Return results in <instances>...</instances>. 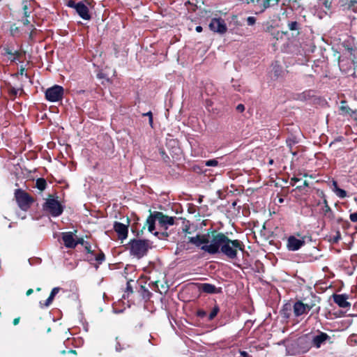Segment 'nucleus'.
<instances>
[{
  "instance_id": "f257e3e1",
  "label": "nucleus",
  "mask_w": 357,
  "mask_h": 357,
  "mask_svg": "<svg viewBox=\"0 0 357 357\" xmlns=\"http://www.w3.org/2000/svg\"><path fill=\"white\" fill-rule=\"evenodd\" d=\"M185 238L188 241L195 246L200 248L202 250L210 255L219 253L220 247L224 234L217 231H208L204 234H198L195 236H187L190 233L185 231Z\"/></svg>"
},
{
  "instance_id": "f03ea898",
  "label": "nucleus",
  "mask_w": 357,
  "mask_h": 357,
  "mask_svg": "<svg viewBox=\"0 0 357 357\" xmlns=\"http://www.w3.org/2000/svg\"><path fill=\"white\" fill-rule=\"evenodd\" d=\"M155 221H158L161 228L167 229L174 224L175 218L165 215L162 212L154 211L147 218L144 227H147L149 231L153 233Z\"/></svg>"
},
{
  "instance_id": "7ed1b4c3",
  "label": "nucleus",
  "mask_w": 357,
  "mask_h": 357,
  "mask_svg": "<svg viewBox=\"0 0 357 357\" xmlns=\"http://www.w3.org/2000/svg\"><path fill=\"white\" fill-rule=\"evenodd\" d=\"M243 249L242 243L238 240H231L225 234L220 247L219 253H222L229 259H235L238 251Z\"/></svg>"
},
{
  "instance_id": "20e7f679",
  "label": "nucleus",
  "mask_w": 357,
  "mask_h": 357,
  "mask_svg": "<svg viewBox=\"0 0 357 357\" xmlns=\"http://www.w3.org/2000/svg\"><path fill=\"white\" fill-rule=\"evenodd\" d=\"M129 245L130 254L138 259L144 257L151 248L148 240L134 239L130 241Z\"/></svg>"
},
{
  "instance_id": "39448f33",
  "label": "nucleus",
  "mask_w": 357,
  "mask_h": 357,
  "mask_svg": "<svg viewBox=\"0 0 357 357\" xmlns=\"http://www.w3.org/2000/svg\"><path fill=\"white\" fill-rule=\"evenodd\" d=\"M45 208L53 216H59L63 211L60 202L51 195L46 200Z\"/></svg>"
},
{
  "instance_id": "423d86ee",
  "label": "nucleus",
  "mask_w": 357,
  "mask_h": 357,
  "mask_svg": "<svg viewBox=\"0 0 357 357\" xmlns=\"http://www.w3.org/2000/svg\"><path fill=\"white\" fill-rule=\"evenodd\" d=\"M63 94V89L61 86L55 85L45 92L46 98L51 102H56L61 99Z\"/></svg>"
},
{
  "instance_id": "0eeeda50",
  "label": "nucleus",
  "mask_w": 357,
  "mask_h": 357,
  "mask_svg": "<svg viewBox=\"0 0 357 357\" xmlns=\"http://www.w3.org/2000/svg\"><path fill=\"white\" fill-rule=\"evenodd\" d=\"M15 198L18 206L24 211H26L28 209L32 202L29 195L22 190H17L15 192Z\"/></svg>"
},
{
  "instance_id": "6e6552de",
  "label": "nucleus",
  "mask_w": 357,
  "mask_h": 357,
  "mask_svg": "<svg viewBox=\"0 0 357 357\" xmlns=\"http://www.w3.org/2000/svg\"><path fill=\"white\" fill-rule=\"evenodd\" d=\"M209 28L211 31L223 34L227 30V25L225 20L221 18H213L209 23Z\"/></svg>"
},
{
  "instance_id": "1a4fd4ad",
  "label": "nucleus",
  "mask_w": 357,
  "mask_h": 357,
  "mask_svg": "<svg viewBox=\"0 0 357 357\" xmlns=\"http://www.w3.org/2000/svg\"><path fill=\"white\" fill-rule=\"evenodd\" d=\"M304 243V237L297 238L294 236H291L288 238L287 247L289 250L296 251L301 248Z\"/></svg>"
},
{
  "instance_id": "9d476101",
  "label": "nucleus",
  "mask_w": 357,
  "mask_h": 357,
  "mask_svg": "<svg viewBox=\"0 0 357 357\" xmlns=\"http://www.w3.org/2000/svg\"><path fill=\"white\" fill-rule=\"evenodd\" d=\"M129 220L126 219V224L116 222L114 225V229L118 234L121 240H124L128 237Z\"/></svg>"
},
{
  "instance_id": "9b49d317",
  "label": "nucleus",
  "mask_w": 357,
  "mask_h": 357,
  "mask_svg": "<svg viewBox=\"0 0 357 357\" xmlns=\"http://www.w3.org/2000/svg\"><path fill=\"white\" fill-rule=\"evenodd\" d=\"M312 308V305L305 304L301 301H298L294 305V312L296 316H301L307 313Z\"/></svg>"
},
{
  "instance_id": "f8f14e48",
  "label": "nucleus",
  "mask_w": 357,
  "mask_h": 357,
  "mask_svg": "<svg viewBox=\"0 0 357 357\" xmlns=\"http://www.w3.org/2000/svg\"><path fill=\"white\" fill-rule=\"evenodd\" d=\"M75 10L82 19L86 20H90L91 15L85 3L82 2L77 3Z\"/></svg>"
},
{
  "instance_id": "ddd939ff",
  "label": "nucleus",
  "mask_w": 357,
  "mask_h": 357,
  "mask_svg": "<svg viewBox=\"0 0 357 357\" xmlns=\"http://www.w3.org/2000/svg\"><path fill=\"white\" fill-rule=\"evenodd\" d=\"M62 239L67 248H73L77 245L76 239L72 232H64L62 234Z\"/></svg>"
},
{
  "instance_id": "4468645a",
  "label": "nucleus",
  "mask_w": 357,
  "mask_h": 357,
  "mask_svg": "<svg viewBox=\"0 0 357 357\" xmlns=\"http://www.w3.org/2000/svg\"><path fill=\"white\" fill-rule=\"evenodd\" d=\"M348 297L344 294H335L333 296L334 302L340 307L347 308L351 306L350 303L347 301Z\"/></svg>"
},
{
  "instance_id": "2eb2a0df",
  "label": "nucleus",
  "mask_w": 357,
  "mask_h": 357,
  "mask_svg": "<svg viewBox=\"0 0 357 357\" xmlns=\"http://www.w3.org/2000/svg\"><path fill=\"white\" fill-rule=\"evenodd\" d=\"M328 339L329 336L326 333H320L313 337L312 342L317 348H319Z\"/></svg>"
},
{
  "instance_id": "dca6fc26",
  "label": "nucleus",
  "mask_w": 357,
  "mask_h": 357,
  "mask_svg": "<svg viewBox=\"0 0 357 357\" xmlns=\"http://www.w3.org/2000/svg\"><path fill=\"white\" fill-rule=\"evenodd\" d=\"M59 291H60V288L59 287H54L52 290V291L50 293V295L48 297V298L46 300V301L45 303L40 302V307L43 308V307H49L52 304V303L55 296L59 293Z\"/></svg>"
},
{
  "instance_id": "f3484780",
  "label": "nucleus",
  "mask_w": 357,
  "mask_h": 357,
  "mask_svg": "<svg viewBox=\"0 0 357 357\" xmlns=\"http://www.w3.org/2000/svg\"><path fill=\"white\" fill-rule=\"evenodd\" d=\"M5 53L11 61L17 60L22 55V52L19 51L12 52L9 48H5Z\"/></svg>"
},
{
  "instance_id": "a211bd4d",
  "label": "nucleus",
  "mask_w": 357,
  "mask_h": 357,
  "mask_svg": "<svg viewBox=\"0 0 357 357\" xmlns=\"http://www.w3.org/2000/svg\"><path fill=\"white\" fill-rule=\"evenodd\" d=\"M200 289L204 291V292H206V293H208V294H213V293H215V290H216V288L214 285L213 284H207V283H204V284H202L201 286H200Z\"/></svg>"
},
{
  "instance_id": "6ab92c4d",
  "label": "nucleus",
  "mask_w": 357,
  "mask_h": 357,
  "mask_svg": "<svg viewBox=\"0 0 357 357\" xmlns=\"http://www.w3.org/2000/svg\"><path fill=\"white\" fill-rule=\"evenodd\" d=\"M333 190L336 194V195L340 198H344L347 196V192L344 190L340 189L338 188L336 181L333 182Z\"/></svg>"
},
{
  "instance_id": "aec40b11",
  "label": "nucleus",
  "mask_w": 357,
  "mask_h": 357,
  "mask_svg": "<svg viewBox=\"0 0 357 357\" xmlns=\"http://www.w3.org/2000/svg\"><path fill=\"white\" fill-rule=\"evenodd\" d=\"M280 0H264V2H263V9L262 10H264L265 9L271 7V6H275V5H277L278 3L279 2Z\"/></svg>"
},
{
  "instance_id": "412c9836",
  "label": "nucleus",
  "mask_w": 357,
  "mask_h": 357,
  "mask_svg": "<svg viewBox=\"0 0 357 357\" xmlns=\"http://www.w3.org/2000/svg\"><path fill=\"white\" fill-rule=\"evenodd\" d=\"M31 3L29 2V3L27 2H24L23 5V13L25 17H29V15L31 13Z\"/></svg>"
},
{
  "instance_id": "4be33fe9",
  "label": "nucleus",
  "mask_w": 357,
  "mask_h": 357,
  "mask_svg": "<svg viewBox=\"0 0 357 357\" xmlns=\"http://www.w3.org/2000/svg\"><path fill=\"white\" fill-rule=\"evenodd\" d=\"M36 187L40 190H45L46 187V181L43 178H38L36 181Z\"/></svg>"
},
{
  "instance_id": "5701e85b",
  "label": "nucleus",
  "mask_w": 357,
  "mask_h": 357,
  "mask_svg": "<svg viewBox=\"0 0 357 357\" xmlns=\"http://www.w3.org/2000/svg\"><path fill=\"white\" fill-rule=\"evenodd\" d=\"M340 110L344 114H350L351 112V109L345 104V102L344 101L341 102Z\"/></svg>"
},
{
  "instance_id": "b1692460",
  "label": "nucleus",
  "mask_w": 357,
  "mask_h": 357,
  "mask_svg": "<svg viewBox=\"0 0 357 357\" xmlns=\"http://www.w3.org/2000/svg\"><path fill=\"white\" fill-rule=\"evenodd\" d=\"M218 312L219 307L218 306H215L209 314L208 319L212 320L217 315Z\"/></svg>"
},
{
  "instance_id": "393cba45",
  "label": "nucleus",
  "mask_w": 357,
  "mask_h": 357,
  "mask_svg": "<svg viewBox=\"0 0 357 357\" xmlns=\"http://www.w3.org/2000/svg\"><path fill=\"white\" fill-rule=\"evenodd\" d=\"M205 165L208 167H216L218 165V161L216 159L208 160L205 162Z\"/></svg>"
},
{
  "instance_id": "a878e982",
  "label": "nucleus",
  "mask_w": 357,
  "mask_h": 357,
  "mask_svg": "<svg viewBox=\"0 0 357 357\" xmlns=\"http://www.w3.org/2000/svg\"><path fill=\"white\" fill-rule=\"evenodd\" d=\"M324 214L326 215L328 213H331V210L329 206L328 205L327 201L324 200V207L323 208Z\"/></svg>"
},
{
  "instance_id": "bb28decb",
  "label": "nucleus",
  "mask_w": 357,
  "mask_h": 357,
  "mask_svg": "<svg viewBox=\"0 0 357 357\" xmlns=\"http://www.w3.org/2000/svg\"><path fill=\"white\" fill-rule=\"evenodd\" d=\"M288 26L291 31L296 30L298 29V23L296 22H291L288 24Z\"/></svg>"
},
{
  "instance_id": "cd10ccee",
  "label": "nucleus",
  "mask_w": 357,
  "mask_h": 357,
  "mask_svg": "<svg viewBox=\"0 0 357 357\" xmlns=\"http://www.w3.org/2000/svg\"><path fill=\"white\" fill-rule=\"evenodd\" d=\"M105 259V255L103 253H99L96 256V260L99 263H102Z\"/></svg>"
},
{
  "instance_id": "c85d7f7f",
  "label": "nucleus",
  "mask_w": 357,
  "mask_h": 357,
  "mask_svg": "<svg viewBox=\"0 0 357 357\" xmlns=\"http://www.w3.org/2000/svg\"><path fill=\"white\" fill-rule=\"evenodd\" d=\"M256 22V18L255 17H248L247 18V23L248 25L252 26L254 25Z\"/></svg>"
},
{
  "instance_id": "c756f323",
  "label": "nucleus",
  "mask_w": 357,
  "mask_h": 357,
  "mask_svg": "<svg viewBox=\"0 0 357 357\" xmlns=\"http://www.w3.org/2000/svg\"><path fill=\"white\" fill-rule=\"evenodd\" d=\"M349 218L351 222H357V211L353 213H351L349 215Z\"/></svg>"
},
{
  "instance_id": "7c9ffc66",
  "label": "nucleus",
  "mask_w": 357,
  "mask_h": 357,
  "mask_svg": "<svg viewBox=\"0 0 357 357\" xmlns=\"http://www.w3.org/2000/svg\"><path fill=\"white\" fill-rule=\"evenodd\" d=\"M76 5L77 3L73 1H69L68 3L69 7L74 8L75 9H76Z\"/></svg>"
},
{
  "instance_id": "2f4dec72",
  "label": "nucleus",
  "mask_w": 357,
  "mask_h": 357,
  "mask_svg": "<svg viewBox=\"0 0 357 357\" xmlns=\"http://www.w3.org/2000/svg\"><path fill=\"white\" fill-rule=\"evenodd\" d=\"M236 109L241 112H243L245 109L244 105L241 104L237 105Z\"/></svg>"
},
{
  "instance_id": "473e14b6",
  "label": "nucleus",
  "mask_w": 357,
  "mask_h": 357,
  "mask_svg": "<svg viewBox=\"0 0 357 357\" xmlns=\"http://www.w3.org/2000/svg\"><path fill=\"white\" fill-rule=\"evenodd\" d=\"M145 115L149 116V123L152 125L153 123V118H152V114L151 112H148Z\"/></svg>"
},
{
  "instance_id": "72a5a7b5",
  "label": "nucleus",
  "mask_w": 357,
  "mask_h": 357,
  "mask_svg": "<svg viewBox=\"0 0 357 357\" xmlns=\"http://www.w3.org/2000/svg\"><path fill=\"white\" fill-rule=\"evenodd\" d=\"M340 233H339V232H337V233L336 234V236H334L333 241H334V242H337V241H339V239H340Z\"/></svg>"
},
{
  "instance_id": "f704fd0d",
  "label": "nucleus",
  "mask_w": 357,
  "mask_h": 357,
  "mask_svg": "<svg viewBox=\"0 0 357 357\" xmlns=\"http://www.w3.org/2000/svg\"><path fill=\"white\" fill-rule=\"evenodd\" d=\"M19 322H20V317H17V318L14 319V320H13V324H14L15 326L17 325V324H19Z\"/></svg>"
},
{
  "instance_id": "c9c22d12",
  "label": "nucleus",
  "mask_w": 357,
  "mask_h": 357,
  "mask_svg": "<svg viewBox=\"0 0 357 357\" xmlns=\"http://www.w3.org/2000/svg\"><path fill=\"white\" fill-rule=\"evenodd\" d=\"M84 239L83 238H79L78 240H76L77 245V244H84Z\"/></svg>"
},
{
  "instance_id": "e433bc0d",
  "label": "nucleus",
  "mask_w": 357,
  "mask_h": 357,
  "mask_svg": "<svg viewBox=\"0 0 357 357\" xmlns=\"http://www.w3.org/2000/svg\"><path fill=\"white\" fill-rule=\"evenodd\" d=\"M241 355L243 357H249V354L246 351H241Z\"/></svg>"
},
{
  "instance_id": "4c0bfd02",
  "label": "nucleus",
  "mask_w": 357,
  "mask_h": 357,
  "mask_svg": "<svg viewBox=\"0 0 357 357\" xmlns=\"http://www.w3.org/2000/svg\"><path fill=\"white\" fill-rule=\"evenodd\" d=\"M205 314H206V312L203 310H200L198 312V315L200 317H204V316H205Z\"/></svg>"
},
{
  "instance_id": "58836bf2",
  "label": "nucleus",
  "mask_w": 357,
  "mask_h": 357,
  "mask_svg": "<svg viewBox=\"0 0 357 357\" xmlns=\"http://www.w3.org/2000/svg\"><path fill=\"white\" fill-rule=\"evenodd\" d=\"M27 18L28 17H26V19L23 20V24L24 25H28L30 23L29 20Z\"/></svg>"
},
{
  "instance_id": "ea45409f",
  "label": "nucleus",
  "mask_w": 357,
  "mask_h": 357,
  "mask_svg": "<svg viewBox=\"0 0 357 357\" xmlns=\"http://www.w3.org/2000/svg\"><path fill=\"white\" fill-rule=\"evenodd\" d=\"M33 289H28V290H27V291H26V296H30V295L33 293Z\"/></svg>"
},
{
  "instance_id": "a19ab883",
  "label": "nucleus",
  "mask_w": 357,
  "mask_h": 357,
  "mask_svg": "<svg viewBox=\"0 0 357 357\" xmlns=\"http://www.w3.org/2000/svg\"><path fill=\"white\" fill-rule=\"evenodd\" d=\"M196 31H197V32H199H199H201V31H202V26H197L196 27Z\"/></svg>"
},
{
  "instance_id": "79ce46f5",
  "label": "nucleus",
  "mask_w": 357,
  "mask_h": 357,
  "mask_svg": "<svg viewBox=\"0 0 357 357\" xmlns=\"http://www.w3.org/2000/svg\"><path fill=\"white\" fill-rule=\"evenodd\" d=\"M91 0H85V3H86L87 5H90V4H91Z\"/></svg>"
},
{
  "instance_id": "37998d69",
  "label": "nucleus",
  "mask_w": 357,
  "mask_h": 357,
  "mask_svg": "<svg viewBox=\"0 0 357 357\" xmlns=\"http://www.w3.org/2000/svg\"><path fill=\"white\" fill-rule=\"evenodd\" d=\"M252 3H259V0H250Z\"/></svg>"
},
{
  "instance_id": "c03bdc74",
  "label": "nucleus",
  "mask_w": 357,
  "mask_h": 357,
  "mask_svg": "<svg viewBox=\"0 0 357 357\" xmlns=\"http://www.w3.org/2000/svg\"><path fill=\"white\" fill-rule=\"evenodd\" d=\"M324 4H325V6H326V8H329V7H330V5L328 3V2H327V1H326V2L324 3Z\"/></svg>"
},
{
  "instance_id": "a18cd8bd",
  "label": "nucleus",
  "mask_w": 357,
  "mask_h": 357,
  "mask_svg": "<svg viewBox=\"0 0 357 357\" xmlns=\"http://www.w3.org/2000/svg\"><path fill=\"white\" fill-rule=\"evenodd\" d=\"M303 184H304L305 185H306V186H307V185H308V183H307V182L306 181H305L303 182Z\"/></svg>"
},
{
  "instance_id": "49530a36",
  "label": "nucleus",
  "mask_w": 357,
  "mask_h": 357,
  "mask_svg": "<svg viewBox=\"0 0 357 357\" xmlns=\"http://www.w3.org/2000/svg\"><path fill=\"white\" fill-rule=\"evenodd\" d=\"M273 163V160L272 159H271V160H269V164H270V165H272Z\"/></svg>"
},
{
  "instance_id": "de8ad7c7",
  "label": "nucleus",
  "mask_w": 357,
  "mask_h": 357,
  "mask_svg": "<svg viewBox=\"0 0 357 357\" xmlns=\"http://www.w3.org/2000/svg\"><path fill=\"white\" fill-rule=\"evenodd\" d=\"M69 352H70L72 354H75V350H70Z\"/></svg>"
},
{
  "instance_id": "09e8293b",
  "label": "nucleus",
  "mask_w": 357,
  "mask_h": 357,
  "mask_svg": "<svg viewBox=\"0 0 357 357\" xmlns=\"http://www.w3.org/2000/svg\"><path fill=\"white\" fill-rule=\"evenodd\" d=\"M153 234H154L155 236H158V235L159 234V233L156 231V232H154V233H153Z\"/></svg>"
},
{
  "instance_id": "8fccbe9b",
  "label": "nucleus",
  "mask_w": 357,
  "mask_h": 357,
  "mask_svg": "<svg viewBox=\"0 0 357 357\" xmlns=\"http://www.w3.org/2000/svg\"><path fill=\"white\" fill-rule=\"evenodd\" d=\"M40 289H40V287H38V288L36 289V291H40Z\"/></svg>"
},
{
  "instance_id": "3c124183",
  "label": "nucleus",
  "mask_w": 357,
  "mask_h": 357,
  "mask_svg": "<svg viewBox=\"0 0 357 357\" xmlns=\"http://www.w3.org/2000/svg\"><path fill=\"white\" fill-rule=\"evenodd\" d=\"M292 180H294L295 181H298V179H297V178H292Z\"/></svg>"
}]
</instances>
